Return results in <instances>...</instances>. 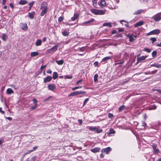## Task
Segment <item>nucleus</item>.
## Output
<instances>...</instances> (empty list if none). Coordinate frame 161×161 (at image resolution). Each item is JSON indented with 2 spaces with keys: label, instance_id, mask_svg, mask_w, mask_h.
Instances as JSON below:
<instances>
[{
  "label": "nucleus",
  "instance_id": "052dcab7",
  "mask_svg": "<svg viewBox=\"0 0 161 161\" xmlns=\"http://www.w3.org/2000/svg\"><path fill=\"white\" fill-rule=\"evenodd\" d=\"M117 32V31L115 30H113L111 32V35H113L116 33Z\"/></svg>",
  "mask_w": 161,
  "mask_h": 161
},
{
  "label": "nucleus",
  "instance_id": "4c0bfd02",
  "mask_svg": "<svg viewBox=\"0 0 161 161\" xmlns=\"http://www.w3.org/2000/svg\"><path fill=\"white\" fill-rule=\"evenodd\" d=\"M150 39L151 41L153 44L154 43L157 41L156 38L155 37H151Z\"/></svg>",
  "mask_w": 161,
  "mask_h": 161
},
{
  "label": "nucleus",
  "instance_id": "473e14b6",
  "mask_svg": "<svg viewBox=\"0 0 161 161\" xmlns=\"http://www.w3.org/2000/svg\"><path fill=\"white\" fill-rule=\"evenodd\" d=\"M62 35L64 36H68L69 35V33L66 31H64L62 32Z\"/></svg>",
  "mask_w": 161,
  "mask_h": 161
},
{
  "label": "nucleus",
  "instance_id": "c85d7f7f",
  "mask_svg": "<svg viewBox=\"0 0 161 161\" xmlns=\"http://www.w3.org/2000/svg\"><path fill=\"white\" fill-rule=\"evenodd\" d=\"M56 62L59 65H61L63 64L64 63L63 60L61 59L59 60H56Z\"/></svg>",
  "mask_w": 161,
  "mask_h": 161
},
{
  "label": "nucleus",
  "instance_id": "a18cd8bd",
  "mask_svg": "<svg viewBox=\"0 0 161 161\" xmlns=\"http://www.w3.org/2000/svg\"><path fill=\"white\" fill-rule=\"evenodd\" d=\"M37 104H36L34 106H32L30 108V109L31 110H33L35 109L36 107Z\"/></svg>",
  "mask_w": 161,
  "mask_h": 161
},
{
  "label": "nucleus",
  "instance_id": "9b49d317",
  "mask_svg": "<svg viewBox=\"0 0 161 161\" xmlns=\"http://www.w3.org/2000/svg\"><path fill=\"white\" fill-rule=\"evenodd\" d=\"M98 4L102 7H105L107 5L105 0H101L100 2H98Z\"/></svg>",
  "mask_w": 161,
  "mask_h": 161
},
{
  "label": "nucleus",
  "instance_id": "13d9d810",
  "mask_svg": "<svg viewBox=\"0 0 161 161\" xmlns=\"http://www.w3.org/2000/svg\"><path fill=\"white\" fill-rule=\"evenodd\" d=\"M157 72V70H155L151 72V74H155Z\"/></svg>",
  "mask_w": 161,
  "mask_h": 161
},
{
  "label": "nucleus",
  "instance_id": "f03ea898",
  "mask_svg": "<svg viewBox=\"0 0 161 161\" xmlns=\"http://www.w3.org/2000/svg\"><path fill=\"white\" fill-rule=\"evenodd\" d=\"M91 12L95 15H103L105 14V11L96 9H92Z\"/></svg>",
  "mask_w": 161,
  "mask_h": 161
},
{
  "label": "nucleus",
  "instance_id": "5fc2aeb1",
  "mask_svg": "<svg viewBox=\"0 0 161 161\" xmlns=\"http://www.w3.org/2000/svg\"><path fill=\"white\" fill-rule=\"evenodd\" d=\"M6 2V0H2V4L3 5H5Z\"/></svg>",
  "mask_w": 161,
  "mask_h": 161
},
{
  "label": "nucleus",
  "instance_id": "680f3d73",
  "mask_svg": "<svg viewBox=\"0 0 161 161\" xmlns=\"http://www.w3.org/2000/svg\"><path fill=\"white\" fill-rule=\"evenodd\" d=\"M82 79H80L78 81H77L76 83V84L77 85H78L79 83H80L82 81Z\"/></svg>",
  "mask_w": 161,
  "mask_h": 161
},
{
  "label": "nucleus",
  "instance_id": "412c9836",
  "mask_svg": "<svg viewBox=\"0 0 161 161\" xmlns=\"http://www.w3.org/2000/svg\"><path fill=\"white\" fill-rule=\"evenodd\" d=\"M39 54V53L37 52H32L31 53V57L36 56Z\"/></svg>",
  "mask_w": 161,
  "mask_h": 161
},
{
  "label": "nucleus",
  "instance_id": "9d476101",
  "mask_svg": "<svg viewBox=\"0 0 161 161\" xmlns=\"http://www.w3.org/2000/svg\"><path fill=\"white\" fill-rule=\"evenodd\" d=\"M47 87L49 90H51L52 91H53L54 89H56V86L54 84H49L48 85Z\"/></svg>",
  "mask_w": 161,
  "mask_h": 161
},
{
  "label": "nucleus",
  "instance_id": "c03bdc74",
  "mask_svg": "<svg viewBox=\"0 0 161 161\" xmlns=\"http://www.w3.org/2000/svg\"><path fill=\"white\" fill-rule=\"evenodd\" d=\"M117 62H118V63H117V64H122L124 62V61L123 60L121 59L120 60L118 61Z\"/></svg>",
  "mask_w": 161,
  "mask_h": 161
},
{
  "label": "nucleus",
  "instance_id": "a19ab883",
  "mask_svg": "<svg viewBox=\"0 0 161 161\" xmlns=\"http://www.w3.org/2000/svg\"><path fill=\"white\" fill-rule=\"evenodd\" d=\"M157 51H153L152 53V56L153 57H156L157 55Z\"/></svg>",
  "mask_w": 161,
  "mask_h": 161
},
{
  "label": "nucleus",
  "instance_id": "c9c22d12",
  "mask_svg": "<svg viewBox=\"0 0 161 161\" xmlns=\"http://www.w3.org/2000/svg\"><path fill=\"white\" fill-rule=\"evenodd\" d=\"M154 20L156 21H158L161 19V16H157L154 18Z\"/></svg>",
  "mask_w": 161,
  "mask_h": 161
},
{
  "label": "nucleus",
  "instance_id": "5701e85b",
  "mask_svg": "<svg viewBox=\"0 0 161 161\" xmlns=\"http://www.w3.org/2000/svg\"><path fill=\"white\" fill-rule=\"evenodd\" d=\"M143 24V22L142 21H139V22L136 23L134 25L135 27H136L138 26H141Z\"/></svg>",
  "mask_w": 161,
  "mask_h": 161
},
{
  "label": "nucleus",
  "instance_id": "f704fd0d",
  "mask_svg": "<svg viewBox=\"0 0 161 161\" xmlns=\"http://www.w3.org/2000/svg\"><path fill=\"white\" fill-rule=\"evenodd\" d=\"M103 130L102 129H100L98 127L97 128L96 127V130L95 131L97 133H100L102 132Z\"/></svg>",
  "mask_w": 161,
  "mask_h": 161
},
{
  "label": "nucleus",
  "instance_id": "09e8293b",
  "mask_svg": "<svg viewBox=\"0 0 161 161\" xmlns=\"http://www.w3.org/2000/svg\"><path fill=\"white\" fill-rule=\"evenodd\" d=\"M34 3V2L33 1L31 2H30L29 3L28 5L30 8H31L33 6Z\"/></svg>",
  "mask_w": 161,
  "mask_h": 161
},
{
  "label": "nucleus",
  "instance_id": "603ef678",
  "mask_svg": "<svg viewBox=\"0 0 161 161\" xmlns=\"http://www.w3.org/2000/svg\"><path fill=\"white\" fill-rule=\"evenodd\" d=\"M38 148V147L37 146H35L34 147H33V149L32 150H31V152H33V151H35V150H36L37 148Z\"/></svg>",
  "mask_w": 161,
  "mask_h": 161
},
{
  "label": "nucleus",
  "instance_id": "bb28decb",
  "mask_svg": "<svg viewBox=\"0 0 161 161\" xmlns=\"http://www.w3.org/2000/svg\"><path fill=\"white\" fill-rule=\"evenodd\" d=\"M14 93L13 90L10 88H8L7 90V93L8 94H10Z\"/></svg>",
  "mask_w": 161,
  "mask_h": 161
},
{
  "label": "nucleus",
  "instance_id": "aec40b11",
  "mask_svg": "<svg viewBox=\"0 0 161 161\" xmlns=\"http://www.w3.org/2000/svg\"><path fill=\"white\" fill-rule=\"evenodd\" d=\"M111 59V57L109 56L106 57L104 58L102 60V62H105V63L107 62V61L108 60H109Z\"/></svg>",
  "mask_w": 161,
  "mask_h": 161
},
{
  "label": "nucleus",
  "instance_id": "dca6fc26",
  "mask_svg": "<svg viewBox=\"0 0 161 161\" xmlns=\"http://www.w3.org/2000/svg\"><path fill=\"white\" fill-rule=\"evenodd\" d=\"M78 93H79V92H78V91H75V92H72L71 93H70L68 95V97H71V96H75L78 95Z\"/></svg>",
  "mask_w": 161,
  "mask_h": 161
},
{
  "label": "nucleus",
  "instance_id": "774afa93",
  "mask_svg": "<svg viewBox=\"0 0 161 161\" xmlns=\"http://www.w3.org/2000/svg\"><path fill=\"white\" fill-rule=\"evenodd\" d=\"M47 39V38L46 37H44L42 38V41L43 42H44L46 41Z\"/></svg>",
  "mask_w": 161,
  "mask_h": 161
},
{
  "label": "nucleus",
  "instance_id": "864d4df0",
  "mask_svg": "<svg viewBox=\"0 0 161 161\" xmlns=\"http://www.w3.org/2000/svg\"><path fill=\"white\" fill-rule=\"evenodd\" d=\"M9 6L11 7V8H12V9H13L14 8V6L13 4L12 3H9Z\"/></svg>",
  "mask_w": 161,
  "mask_h": 161
},
{
  "label": "nucleus",
  "instance_id": "0eeeda50",
  "mask_svg": "<svg viewBox=\"0 0 161 161\" xmlns=\"http://www.w3.org/2000/svg\"><path fill=\"white\" fill-rule=\"evenodd\" d=\"M20 26L22 30L26 31L28 29V26L27 24L26 23H20Z\"/></svg>",
  "mask_w": 161,
  "mask_h": 161
},
{
  "label": "nucleus",
  "instance_id": "6ab92c4d",
  "mask_svg": "<svg viewBox=\"0 0 161 161\" xmlns=\"http://www.w3.org/2000/svg\"><path fill=\"white\" fill-rule=\"evenodd\" d=\"M28 2L25 0H20L19 2V4L20 5H23L27 3Z\"/></svg>",
  "mask_w": 161,
  "mask_h": 161
},
{
  "label": "nucleus",
  "instance_id": "7ed1b4c3",
  "mask_svg": "<svg viewBox=\"0 0 161 161\" xmlns=\"http://www.w3.org/2000/svg\"><path fill=\"white\" fill-rule=\"evenodd\" d=\"M58 47V45H56L51 48L48 49L46 51L47 54L55 52L57 50Z\"/></svg>",
  "mask_w": 161,
  "mask_h": 161
},
{
  "label": "nucleus",
  "instance_id": "2f4dec72",
  "mask_svg": "<svg viewBox=\"0 0 161 161\" xmlns=\"http://www.w3.org/2000/svg\"><path fill=\"white\" fill-rule=\"evenodd\" d=\"M103 26H108L109 27H111L112 25L110 22L105 23L103 24Z\"/></svg>",
  "mask_w": 161,
  "mask_h": 161
},
{
  "label": "nucleus",
  "instance_id": "b1692460",
  "mask_svg": "<svg viewBox=\"0 0 161 161\" xmlns=\"http://www.w3.org/2000/svg\"><path fill=\"white\" fill-rule=\"evenodd\" d=\"M143 11V10L142 9H139L135 11V12L133 13V14L134 15L139 14L142 13Z\"/></svg>",
  "mask_w": 161,
  "mask_h": 161
},
{
  "label": "nucleus",
  "instance_id": "49530a36",
  "mask_svg": "<svg viewBox=\"0 0 161 161\" xmlns=\"http://www.w3.org/2000/svg\"><path fill=\"white\" fill-rule=\"evenodd\" d=\"M81 87H82L81 86H76V87L73 88H72V90L74 91L76 89H78L79 88H81Z\"/></svg>",
  "mask_w": 161,
  "mask_h": 161
},
{
  "label": "nucleus",
  "instance_id": "c756f323",
  "mask_svg": "<svg viewBox=\"0 0 161 161\" xmlns=\"http://www.w3.org/2000/svg\"><path fill=\"white\" fill-rule=\"evenodd\" d=\"M78 95L79 96L78 97H81L83 96H82L83 94H85L86 93V92L84 91H78Z\"/></svg>",
  "mask_w": 161,
  "mask_h": 161
},
{
  "label": "nucleus",
  "instance_id": "58836bf2",
  "mask_svg": "<svg viewBox=\"0 0 161 161\" xmlns=\"http://www.w3.org/2000/svg\"><path fill=\"white\" fill-rule=\"evenodd\" d=\"M144 51L148 53H149L151 51V50L148 48L147 47H145L143 49Z\"/></svg>",
  "mask_w": 161,
  "mask_h": 161
},
{
  "label": "nucleus",
  "instance_id": "79ce46f5",
  "mask_svg": "<svg viewBox=\"0 0 161 161\" xmlns=\"http://www.w3.org/2000/svg\"><path fill=\"white\" fill-rule=\"evenodd\" d=\"M125 107V106L124 105H122L120 106L119 108V111H122L123 110V109Z\"/></svg>",
  "mask_w": 161,
  "mask_h": 161
},
{
  "label": "nucleus",
  "instance_id": "cd10ccee",
  "mask_svg": "<svg viewBox=\"0 0 161 161\" xmlns=\"http://www.w3.org/2000/svg\"><path fill=\"white\" fill-rule=\"evenodd\" d=\"M7 38V36L5 33H3L1 38L4 41H6Z\"/></svg>",
  "mask_w": 161,
  "mask_h": 161
},
{
  "label": "nucleus",
  "instance_id": "a878e982",
  "mask_svg": "<svg viewBox=\"0 0 161 161\" xmlns=\"http://www.w3.org/2000/svg\"><path fill=\"white\" fill-rule=\"evenodd\" d=\"M42 41L41 39H38L36 42L35 44L36 46H39L41 45Z\"/></svg>",
  "mask_w": 161,
  "mask_h": 161
},
{
  "label": "nucleus",
  "instance_id": "0e129e2a",
  "mask_svg": "<svg viewBox=\"0 0 161 161\" xmlns=\"http://www.w3.org/2000/svg\"><path fill=\"white\" fill-rule=\"evenodd\" d=\"M46 67V65H42L41 67V69L42 70L43 69L45 68Z\"/></svg>",
  "mask_w": 161,
  "mask_h": 161
},
{
  "label": "nucleus",
  "instance_id": "f257e3e1",
  "mask_svg": "<svg viewBox=\"0 0 161 161\" xmlns=\"http://www.w3.org/2000/svg\"><path fill=\"white\" fill-rule=\"evenodd\" d=\"M48 4L47 3L45 2H42L40 9L42 10V11L40 14L41 16H43L46 13L47 8Z\"/></svg>",
  "mask_w": 161,
  "mask_h": 161
},
{
  "label": "nucleus",
  "instance_id": "de8ad7c7",
  "mask_svg": "<svg viewBox=\"0 0 161 161\" xmlns=\"http://www.w3.org/2000/svg\"><path fill=\"white\" fill-rule=\"evenodd\" d=\"M63 19V18L61 16H60L58 18V21L59 22H61Z\"/></svg>",
  "mask_w": 161,
  "mask_h": 161
},
{
  "label": "nucleus",
  "instance_id": "f3484780",
  "mask_svg": "<svg viewBox=\"0 0 161 161\" xmlns=\"http://www.w3.org/2000/svg\"><path fill=\"white\" fill-rule=\"evenodd\" d=\"M151 67H154L157 68H161V64L158 63H154L150 65Z\"/></svg>",
  "mask_w": 161,
  "mask_h": 161
},
{
  "label": "nucleus",
  "instance_id": "ea45409f",
  "mask_svg": "<svg viewBox=\"0 0 161 161\" xmlns=\"http://www.w3.org/2000/svg\"><path fill=\"white\" fill-rule=\"evenodd\" d=\"M89 100V98H87L84 100L83 105V106H84L85 105H86L87 102Z\"/></svg>",
  "mask_w": 161,
  "mask_h": 161
},
{
  "label": "nucleus",
  "instance_id": "6e6d98bb",
  "mask_svg": "<svg viewBox=\"0 0 161 161\" xmlns=\"http://www.w3.org/2000/svg\"><path fill=\"white\" fill-rule=\"evenodd\" d=\"M33 103H35V105H36V104H37V101L36 98H34L33 99Z\"/></svg>",
  "mask_w": 161,
  "mask_h": 161
},
{
  "label": "nucleus",
  "instance_id": "7c9ffc66",
  "mask_svg": "<svg viewBox=\"0 0 161 161\" xmlns=\"http://www.w3.org/2000/svg\"><path fill=\"white\" fill-rule=\"evenodd\" d=\"M98 77V75L97 74H96L94 77V81L96 83H97L98 82L97 78Z\"/></svg>",
  "mask_w": 161,
  "mask_h": 161
},
{
  "label": "nucleus",
  "instance_id": "69168bd1",
  "mask_svg": "<svg viewBox=\"0 0 161 161\" xmlns=\"http://www.w3.org/2000/svg\"><path fill=\"white\" fill-rule=\"evenodd\" d=\"M47 73L48 74H51L52 73V71L50 69H48L47 71Z\"/></svg>",
  "mask_w": 161,
  "mask_h": 161
},
{
  "label": "nucleus",
  "instance_id": "ddd939ff",
  "mask_svg": "<svg viewBox=\"0 0 161 161\" xmlns=\"http://www.w3.org/2000/svg\"><path fill=\"white\" fill-rule=\"evenodd\" d=\"M101 148L99 147H96L91 150L92 152L93 153H96L100 151Z\"/></svg>",
  "mask_w": 161,
  "mask_h": 161
},
{
  "label": "nucleus",
  "instance_id": "bf43d9fd",
  "mask_svg": "<svg viewBox=\"0 0 161 161\" xmlns=\"http://www.w3.org/2000/svg\"><path fill=\"white\" fill-rule=\"evenodd\" d=\"M2 108L0 107V112L2 114H3L5 113V112L4 111L2 110Z\"/></svg>",
  "mask_w": 161,
  "mask_h": 161
},
{
  "label": "nucleus",
  "instance_id": "e433bc0d",
  "mask_svg": "<svg viewBox=\"0 0 161 161\" xmlns=\"http://www.w3.org/2000/svg\"><path fill=\"white\" fill-rule=\"evenodd\" d=\"M89 130L91 131H95L96 130V127L90 126L89 127Z\"/></svg>",
  "mask_w": 161,
  "mask_h": 161
},
{
  "label": "nucleus",
  "instance_id": "37998d69",
  "mask_svg": "<svg viewBox=\"0 0 161 161\" xmlns=\"http://www.w3.org/2000/svg\"><path fill=\"white\" fill-rule=\"evenodd\" d=\"M93 65L95 67H99L98 65V62L97 61L94 62L93 64Z\"/></svg>",
  "mask_w": 161,
  "mask_h": 161
},
{
  "label": "nucleus",
  "instance_id": "3c124183",
  "mask_svg": "<svg viewBox=\"0 0 161 161\" xmlns=\"http://www.w3.org/2000/svg\"><path fill=\"white\" fill-rule=\"evenodd\" d=\"M108 117L109 118L112 119L113 117V115L111 113H109L108 114Z\"/></svg>",
  "mask_w": 161,
  "mask_h": 161
},
{
  "label": "nucleus",
  "instance_id": "e2e57ef3",
  "mask_svg": "<svg viewBox=\"0 0 161 161\" xmlns=\"http://www.w3.org/2000/svg\"><path fill=\"white\" fill-rule=\"evenodd\" d=\"M123 31H124V29L122 28H119L118 29V31L119 32H123Z\"/></svg>",
  "mask_w": 161,
  "mask_h": 161
},
{
  "label": "nucleus",
  "instance_id": "423d86ee",
  "mask_svg": "<svg viewBox=\"0 0 161 161\" xmlns=\"http://www.w3.org/2000/svg\"><path fill=\"white\" fill-rule=\"evenodd\" d=\"M112 150V148L110 147H107L101 150L102 153H105L107 154H108Z\"/></svg>",
  "mask_w": 161,
  "mask_h": 161
},
{
  "label": "nucleus",
  "instance_id": "393cba45",
  "mask_svg": "<svg viewBox=\"0 0 161 161\" xmlns=\"http://www.w3.org/2000/svg\"><path fill=\"white\" fill-rule=\"evenodd\" d=\"M58 77V74L56 72H53V77L52 78H53L54 80L56 79Z\"/></svg>",
  "mask_w": 161,
  "mask_h": 161
},
{
  "label": "nucleus",
  "instance_id": "4468645a",
  "mask_svg": "<svg viewBox=\"0 0 161 161\" xmlns=\"http://www.w3.org/2000/svg\"><path fill=\"white\" fill-rule=\"evenodd\" d=\"M79 16V14H74L73 17L71 18V20L72 21H74L78 18Z\"/></svg>",
  "mask_w": 161,
  "mask_h": 161
},
{
  "label": "nucleus",
  "instance_id": "1a4fd4ad",
  "mask_svg": "<svg viewBox=\"0 0 161 161\" xmlns=\"http://www.w3.org/2000/svg\"><path fill=\"white\" fill-rule=\"evenodd\" d=\"M152 146L153 150V153L155 154L158 153L159 152V150L157 148V145L154 144L152 145Z\"/></svg>",
  "mask_w": 161,
  "mask_h": 161
},
{
  "label": "nucleus",
  "instance_id": "8fccbe9b",
  "mask_svg": "<svg viewBox=\"0 0 161 161\" xmlns=\"http://www.w3.org/2000/svg\"><path fill=\"white\" fill-rule=\"evenodd\" d=\"M65 77V79H71L72 78V76H69L68 75H66Z\"/></svg>",
  "mask_w": 161,
  "mask_h": 161
},
{
  "label": "nucleus",
  "instance_id": "4be33fe9",
  "mask_svg": "<svg viewBox=\"0 0 161 161\" xmlns=\"http://www.w3.org/2000/svg\"><path fill=\"white\" fill-rule=\"evenodd\" d=\"M146 57V56L145 57L143 56L140 58H137V60L138 62H141L142 61L144 60Z\"/></svg>",
  "mask_w": 161,
  "mask_h": 161
},
{
  "label": "nucleus",
  "instance_id": "f8f14e48",
  "mask_svg": "<svg viewBox=\"0 0 161 161\" xmlns=\"http://www.w3.org/2000/svg\"><path fill=\"white\" fill-rule=\"evenodd\" d=\"M52 79V77L48 76L44 79V82L47 83L50 81Z\"/></svg>",
  "mask_w": 161,
  "mask_h": 161
},
{
  "label": "nucleus",
  "instance_id": "39448f33",
  "mask_svg": "<svg viewBox=\"0 0 161 161\" xmlns=\"http://www.w3.org/2000/svg\"><path fill=\"white\" fill-rule=\"evenodd\" d=\"M95 21V19L93 18H92L91 19L88 21L85 22L83 23V25L88 26L92 25V23L93 22Z\"/></svg>",
  "mask_w": 161,
  "mask_h": 161
},
{
  "label": "nucleus",
  "instance_id": "6e6552de",
  "mask_svg": "<svg viewBox=\"0 0 161 161\" xmlns=\"http://www.w3.org/2000/svg\"><path fill=\"white\" fill-rule=\"evenodd\" d=\"M134 35L133 34H128L126 35V36L129 38V41L130 42H134L135 39L133 37Z\"/></svg>",
  "mask_w": 161,
  "mask_h": 161
},
{
  "label": "nucleus",
  "instance_id": "2eb2a0df",
  "mask_svg": "<svg viewBox=\"0 0 161 161\" xmlns=\"http://www.w3.org/2000/svg\"><path fill=\"white\" fill-rule=\"evenodd\" d=\"M115 133V130L112 128H110L109 130V132L108 133V136H111V134H114Z\"/></svg>",
  "mask_w": 161,
  "mask_h": 161
},
{
  "label": "nucleus",
  "instance_id": "72a5a7b5",
  "mask_svg": "<svg viewBox=\"0 0 161 161\" xmlns=\"http://www.w3.org/2000/svg\"><path fill=\"white\" fill-rule=\"evenodd\" d=\"M97 0H92V4L93 6L95 8H97Z\"/></svg>",
  "mask_w": 161,
  "mask_h": 161
},
{
  "label": "nucleus",
  "instance_id": "20e7f679",
  "mask_svg": "<svg viewBox=\"0 0 161 161\" xmlns=\"http://www.w3.org/2000/svg\"><path fill=\"white\" fill-rule=\"evenodd\" d=\"M160 31L159 29L154 30L147 33L146 35L149 36L150 35H158L160 33Z\"/></svg>",
  "mask_w": 161,
  "mask_h": 161
},
{
  "label": "nucleus",
  "instance_id": "a211bd4d",
  "mask_svg": "<svg viewBox=\"0 0 161 161\" xmlns=\"http://www.w3.org/2000/svg\"><path fill=\"white\" fill-rule=\"evenodd\" d=\"M35 14V12L33 11L31 13H28L29 17L31 19H32L34 18V15Z\"/></svg>",
  "mask_w": 161,
  "mask_h": 161
},
{
  "label": "nucleus",
  "instance_id": "4d7b16f0",
  "mask_svg": "<svg viewBox=\"0 0 161 161\" xmlns=\"http://www.w3.org/2000/svg\"><path fill=\"white\" fill-rule=\"evenodd\" d=\"M78 121L79 122V124L80 125H81L82 123V120L79 119L78 120Z\"/></svg>",
  "mask_w": 161,
  "mask_h": 161
},
{
  "label": "nucleus",
  "instance_id": "338daca9",
  "mask_svg": "<svg viewBox=\"0 0 161 161\" xmlns=\"http://www.w3.org/2000/svg\"><path fill=\"white\" fill-rule=\"evenodd\" d=\"M103 153H102L100 155V158H103L104 157V155L103 154Z\"/></svg>",
  "mask_w": 161,
  "mask_h": 161
}]
</instances>
